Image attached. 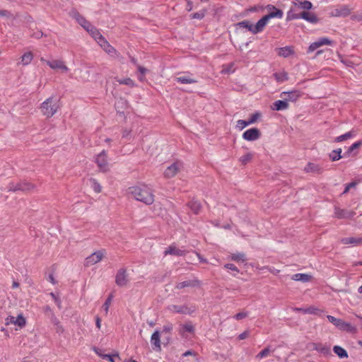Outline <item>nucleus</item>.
I'll use <instances>...</instances> for the list:
<instances>
[{
    "instance_id": "5701e85b",
    "label": "nucleus",
    "mask_w": 362,
    "mask_h": 362,
    "mask_svg": "<svg viewBox=\"0 0 362 362\" xmlns=\"http://www.w3.org/2000/svg\"><path fill=\"white\" fill-rule=\"evenodd\" d=\"M294 53L291 47L286 46L277 49V54L280 57H288Z\"/></svg>"
},
{
    "instance_id": "cd10ccee",
    "label": "nucleus",
    "mask_w": 362,
    "mask_h": 362,
    "mask_svg": "<svg viewBox=\"0 0 362 362\" xmlns=\"http://www.w3.org/2000/svg\"><path fill=\"white\" fill-rule=\"evenodd\" d=\"M168 310L172 313H185L187 308L182 305H170Z\"/></svg>"
},
{
    "instance_id": "b1692460",
    "label": "nucleus",
    "mask_w": 362,
    "mask_h": 362,
    "mask_svg": "<svg viewBox=\"0 0 362 362\" xmlns=\"http://www.w3.org/2000/svg\"><path fill=\"white\" fill-rule=\"evenodd\" d=\"M300 18L312 23H317L318 22V18L315 14L306 11L300 13Z\"/></svg>"
},
{
    "instance_id": "39448f33",
    "label": "nucleus",
    "mask_w": 362,
    "mask_h": 362,
    "mask_svg": "<svg viewBox=\"0 0 362 362\" xmlns=\"http://www.w3.org/2000/svg\"><path fill=\"white\" fill-rule=\"evenodd\" d=\"M106 255V251L104 249L97 250L88 256L84 260V266L86 267L93 266L103 260Z\"/></svg>"
},
{
    "instance_id": "412c9836",
    "label": "nucleus",
    "mask_w": 362,
    "mask_h": 362,
    "mask_svg": "<svg viewBox=\"0 0 362 362\" xmlns=\"http://www.w3.org/2000/svg\"><path fill=\"white\" fill-rule=\"evenodd\" d=\"M176 81L178 83L184 84L195 83L197 82L196 79L192 77L191 74H187V75L177 77Z\"/></svg>"
},
{
    "instance_id": "f3484780",
    "label": "nucleus",
    "mask_w": 362,
    "mask_h": 362,
    "mask_svg": "<svg viewBox=\"0 0 362 362\" xmlns=\"http://www.w3.org/2000/svg\"><path fill=\"white\" fill-rule=\"evenodd\" d=\"M185 254L186 252L179 249L175 244H171L164 252L165 256L168 255L175 256H183Z\"/></svg>"
},
{
    "instance_id": "0e129e2a",
    "label": "nucleus",
    "mask_w": 362,
    "mask_h": 362,
    "mask_svg": "<svg viewBox=\"0 0 362 362\" xmlns=\"http://www.w3.org/2000/svg\"><path fill=\"white\" fill-rule=\"evenodd\" d=\"M93 351L100 357H101L102 358H103V356H106L107 354H104L102 353L101 350L99 349L98 348H96V347H94L93 349Z\"/></svg>"
},
{
    "instance_id": "f8f14e48",
    "label": "nucleus",
    "mask_w": 362,
    "mask_h": 362,
    "mask_svg": "<svg viewBox=\"0 0 362 362\" xmlns=\"http://www.w3.org/2000/svg\"><path fill=\"white\" fill-rule=\"evenodd\" d=\"M261 136V132L257 128H251L246 130L243 134V138L249 141H252L258 139Z\"/></svg>"
},
{
    "instance_id": "5fc2aeb1",
    "label": "nucleus",
    "mask_w": 362,
    "mask_h": 362,
    "mask_svg": "<svg viewBox=\"0 0 362 362\" xmlns=\"http://www.w3.org/2000/svg\"><path fill=\"white\" fill-rule=\"evenodd\" d=\"M114 357H117V358H119V354L116 353L112 355L107 354V355L103 356V359L107 360L108 362H115Z\"/></svg>"
},
{
    "instance_id": "423d86ee",
    "label": "nucleus",
    "mask_w": 362,
    "mask_h": 362,
    "mask_svg": "<svg viewBox=\"0 0 362 362\" xmlns=\"http://www.w3.org/2000/svg\"><path fill=\"white\" fill-rule=\"evenodd\" d=\"M40 61L45 63L52 70L61 71L62 72H67L69 71L65 62L62 59L47 60L44 57H41Z\"/></svg>"
},
{
    "instance_id": "603ef678",
    "label": "nucleus",
    "mask_w": 362,
    "mask_h": 362,
    "mask_svg": "<svg viewBox=\"0 0 362 362\" xmlns=\"http://www.w3.org/2000/svg\"><path fill=\"white\" fill-rule=\"evenodd\" d=\"M138 70L141 73V76H139V79L141 81H144V79H145V74H146L148 70L146 68H144V66H141L140 65H138Z\"/></svg>"
},
{
    "instance_id": "c756f323",
    "label": "nucleus",
    "mask_w": 362,
    "mask_h": 362,
    "mask_svg": "<svg viewBox=\"0 0 362 362\" xmlns=\"http://www.w3.org/2000/svg\"><path fill=\"white\" fill-rule=\"evenodd\" d=\"M34 189V185L31 183L23 181L18 182V191L29 192Z\"/></svg>"
},
{
    "instance_id": "13d9d810",
    "label": "nucleus",
    "mask_w": 362,
    "mask_h": 362,
    "mask_svg": "<svg viewBox=\"0 0 362 362\" xmlns=\"http://www.w3.org/2000/svg\"><path fill=\"white\" fill-rule=\"evenodd\" d=\"M267 9L269 11V13H273L276 11L283 12L281 10L277 8L276 6H274L273 5H270V4L267 6Z\"/></svg>"
},
{
    "instance_id": "aec40b11",
    "label": "nucleus",
    "mask_w": 362,
    "mask_h": 362,
    "mask_svg": "<svg viewBox=\"0 0 362 362\" xmlns=\"http://www.w3.org/2000/svg\"><path fill=\"white\" fill-rule=\"evenodd\" d=\"M288 103H287L286 100L283 99L275 101L272 105V109L273 110L280 111L286 110L288 108Z\"/></svg>"
},
{
    "instance_id": "4be33fe9",
    "label": "nucleus",
    "mask_w": 362,
    "mask_h": 362,
    "mask_svg": "<svg viewBox=\"0 0 362 362\" xmlns=\"http://www.w3.org/2000/svg\"><path fill=\"white\" fill-rule=\"evenodd\" d=\"M291 279L296 281L308 282L311 281L312 276L308 274L298 273L293 274Z\"/></svg>"
},
{
    "instance_id": "052dcab7",
    "label": "nucleus",
    "mask_w": 362,
    "mask_h": 362,
    "mask_svg": "<svg viewBox=\"0 0 362 362\" xmlns=\"http://www.w3.org/2000/svg\"><path fill=\"white\" fill-rule=\"evenodd\" d=\"M356 182H351V183L348 184L346 186L343 194L347 193L350 190V189L352 188V187H354L356 186Z\"/></svg>"
},
{
    "instance_id": "4468645a",
    "label": "nucleus",
    "mask_w": 362,
    "mask_h": 362,
    "mask_svg": "<svg viewBox=\"0 0 362 362\" xmlns=\"http://www.w3.org/2000/svg\"><path fill=\"white\" fill-rule=\"evenodd\" d=\"M26 321L24 317L22 315H18L17 317H15L13 316H8L6 319V325H16L20 328L23 327L25 325Z\"/></svg>"
},
{
    "instance_id": "2eb2a0df",
    "label": "nucleus",
    "mask_w": 362,
    "mask_h": 362,
    "mask_svg": "<svg viewBox=\"0 0 362 362\" xmlns=\"http://www.w3.org/2000/svg\"><path fill=\"white\" fill-rule=\"evenodd\" d=\"M151 343L154 351H160L161 350L160 345V334L158 330H156L151 337Z\"/></svg>"
},
{
    "instance_id": "7ed1b4c3",
    "label": "nucleus",
    "mask_w": 362,
    "mask_h": 362,
    "mask_svg": "<svg viewBox=\"0 0 362 362\" xmlns=\"http://www.w3.org/2000/svg\"><path fill=\"white\" fill-rule=\"evenodd\" d=\"M284 16L283 12L276 11L273 13H268L260 18L255 25H254L255 34H257L259 33H262L266 25H267L269 21L272 18H282Z\"/></svg>"
},
{
    "instance_id": "de8ad7c7",
    "label": "nucleus",
    "mask_w": 362,
    "mask_h": 362,
    "mask_svg": "<svg viewBox=\"0 0 362 362\" xmlns=\"http://www.w3.org/2000/svg\"><path fill=\"white\" fill-rule=\"evenodd\" d=\"M248 125H250L248 120L245 121V120H243V119H239L237 121L236 127L238 128L239 129L242 130L244 128H245L246 127H247Z\"/></svg>"
},
{
    "instance_id": "9d476101",
    "label": "nucleus",
    "mask_w": 362,
    "mask_h": 362,
    "mask_svg": "<svg viewBox=\"0 0 362 362\" xmlns=\"http://www.w3.org/2000/svg\"><path fill=\"white\" fill-rule=\"evenodd\" d=\"M351 9L346 6L341 5L333 8L330 13V16L333 17H346L351 13Z\"/></svg>"
},
{
    "instance_id": "bf43d9fd",
    "label": "nucleus",
    "mask_w": 362,
    "mask_h": 362,
    "mask_svg": "<svg viewBox=\"0 0 362 362\" xmlns=\"http://www.w3.org/2000/svg\"><path fill=\"white\" fill-rule=\"evenodd\" d=\"M173 329V325L168 324L163 326V332H170Z\"/></svg>"
},
{
    "instance_id": "58836bf2",
    "label": "nucleus",
    "mask_w": 362,
    "mask_h": 362,
    "mask_svg": "<svg viewBox=\"0 0 362 362\" xmlns=\"http://www.w3.org/2000/svg\"><path fill=\"white\" fill-rule=\"evenodd\" d=\"M88 32L90 34V35L97 41L101 36V33L99 30L95 28L94 26H92Z\"/></svg>"
},
{
    "instance_id": "3c124183",
    "label": "nucleus",
    "mask_w": 362,
    "mask_h": 362,
    "mask_svg": "<svg viewBox=\"0 0 362 362\" xmlns=\"http://www.w3.org/2000/svg\"><path fill=\"white\" fill-rule=\"evenodd\" d=\"M205 14H206V11L202 10L199 12L193 13L191 16V18L201 20L205 16Z\"/></svg>"
},
{
    "instance_id": "a18cd8bd",
    "label": "nucleus",
    "mask_w": 362,
    "mask_h": 362,
    "mask_svg": "<svg viewBox=\"0 0 362 362\" xmlns=\"http://www.w3.org/2000/svg\"><path fill=\"white\" fill-rule=\"evenodd\" d=\"M252 158L253 154L251 153H247L240 158V161L242 163V164L246 165L252 159Z\"/></svg>"
},
{
    "instance_id": "4d7b16f0",
    "label": "nucleus",
    "mask_w": 362,
    "mask_h": 362,
    "mask_svg": "<svg viewBox=\"0 0 362 362\" xmlns=\"http://www.w3.org/2000/svg\"><path fill=\"white\" fill-rule=\"evenodd\" d=\"M224 267L227 269H229V270H231V271H233L236 273H238L239 272V269H238V267L233 264H225Z\"/></svg>"
},
{
    "instance_id": "20e7f679",
    "label": "nucleus",
    "mask_w": 362,
    "mask_h": 362,
    "mask_svg": "<svg viewBox=\"0 0 362 362\" xmlns=\"http://www.w3.org/2000/svg\"><path fill=\"white\" fill-rule=\"evenodd\" d=\"M327 318L331 323L341 331H346L353 333L356 332V328L355 327L352 326L350 323L344 322L341 319L337 318L332 315H327Z\"/></svg>"
},
{
    "instance_id": "f257e3e1",
    "label": "nucleus",
    "mask_w": 362,
    "mask_h": 362,
    "mask_svg": "<svg viewBox=\"0 0 362 362\" xmlns=\"http://www.w3.org/2000/svg\"><path fill=\"white\" fill-rule=\"evenodd\" d=\"M128 193L136 201L151 205L154 202L155 195L152 189L145 185L132 186L128 188Z\"/></svg>"
},
{
    "instance_id": "a878e982",
    "label": "nucleus",
    "mask_w": 362,
    "mask_h": 362,
    "mask_svg": "<svg viewBox=\"0 0 362 362\" xmlns=\"http://www.w3.org/2000/svg\"><path fill=\"white\" fill-rule=\"evenodd\" d=\"M236 27L240 28H246L252 34H255L254 25L249 21H243L236 24Z\"/></svg>"
},
{
    "instance_id": "680f3d73",
    "label": "nucleus",
    "mask_w": 362,
    "mask_h": 362,
    "mask_svg": "<svg viewBox=\"0 0 362 362\" xmlns=\"http://www.w3.org/2000/svg\"><path fill=\"white\" fill-rule=\"evenodd\" d=\"M266 268L269 272L274 275H277L280 272V270L275 269L274 267H267Z\"/></svg>"
},
{
    "instance_id": "bb28decb",
    "label": "nucleus",
    "mask_w": 362,
    "mask_h": 362,
    "mask_svg": "<svg viewBox=\"0 0 362 362\" xmlns=\"http://www.w3.org/2000/svg\"><path fill=\"white\" fill-rule=\"evenodd\" d=\"M199 284H200L199 281L197 279H195L194 281H186L180 282L176 285L175 288L177 289H182V288H184L187 286H199Z\"/></svg>"
},
{
    "instance_id": "6e6d98bb",
    "label": "nucleus",
    "mask_w": 362,
    "mask_h": 362,
    "mask_svg": "<svg viewBox=\"0 0 362 362\" xmlns=\"http://www.w3.org/2000/svg\"><path fill=\"white\" fill-rule=\"evenodd\" d=\"M248 315V313H245V312H241V313H237L235 316H234V318L237 320H243L244 318H245L246 317H247Z\"/></svg>"
},
{
    "instance_id": "c03bdc74",
    "label": "nucleus",
    "mask_w": 362,
    "mask_h": 362,
    "mask_svg": "<svg viewBox=\"0 0 362 362\" xmlns=\"http://www.w3.org/2000/svg\"><path fill=\"white\" fill-rule=\"evenodd\" d=\"M91 182V187L93 191L96 193H100L102 191V187L100 183L95 179L90 180Z\"/></svg>"
},
{
    "instance_id": "6ab92c4d",
    "label": "nucleus",
    "mask_w": 362,
    "mask_h": 362,
    "mask_svg": "<svg viewBox=\"0 0 362 362\" xmlns=\"http://www.w3.org/2000/svg\"><path fill=\"white\" fill-rule=\"evenodd\" d=\"M33 58L34 55L32 52H26L21 57L20 62H18V64L28 66L32 62Z\"/></svg>"
},
{
    "instance_id": "f03ea898",
    "label": "nucleus",
    "mask_w": 362,
    "mask_h": 362,
    "mask_svg": "<svg viewBox=\"0 0 362 362\" xmlns=\"http://www.w3.org/2000/svg\"><path fill=\"white\" fill-rule=\"evenodd\" d=\"M59 108L58 101L53 97L47 98L39 107L42 115L47 118L54 116L57 112Z\"/></svg>"
},
{
    "instance_id": "7c9ffc66",
    "label": "nucleus",
    "mask_w": 362,
    "mask_h": 362,
    "mask_svg": "<svg viewBox=\"0 0 362 362\" xmlns=\"http://www.w3.org/2000/svg\"><path fill=\"white\" fill-rule=\"evenodd\" d=\"M188 206L194 214H198L201 210V204L197 201H191L188 203Z\"/></svg>"
},
{
    "instance_id": "9b49d317",
    "label": "nucleus",
    "mask_w": 362,
    "mask_h": 362,
    "mask_svg": "<svg viewBox=\"0 0 362 362\" xmlns=\"http://www.w3.org/2000/svg\"><path fill=\"white\" fill-rule=\"evenodd\" d=\"M333 42L329 40L328 37H323L319 38L317 41L311 43L308 49V53H311L314 52L317 48L323 46V45H332Z\"/></svg>"
},
{
    "instance_id": "338daca9",
    "label": "nucleus",
    "mask_w": 362,
    "mask_h": 362,
    "mask_svg": "<svg viewBox=\"0 0 362 362\" xmlns=\"http://www.w3.org/2000/svg\"><path fill=\"white\" fill-rule=\"evenodd\" d=\"M247 336H248V332H244L238 336V339H245V338L247 337Z\"/></svg>"
},
{
    "instance_id": "69168bd1",
    "label": "nucleus",
    "mask_w": 362,
    "mask_h": 362,
    "mask_svg": "<svg viewBox=\"0 0 362 362\" xmlns=\"http://www.w3.org/2000/svg\"><path fill=\"white\" fill-rule=\"evenodd\" d=\"M10 13L9 11H6V10H0V16H2V17H8L10 16Z\"/></svg>"
},
{
    "instance_id": "79ce46f5",
    "label": "nucleus",
    "mask_w": 362,
    "mask_h": 362,
    "mask_svg": "<svg viewBox=\"0 0 362 362\" xmlns=\"http://www.w3.org/2000/svg\"><path fill=\"white\" fill-rule=\"evenodd\" d=\"M262 117V114L259 112H256L252 114L248 119L250 124L256 123Z\"/></svg>"
},
{
    "instance_id": "6e6552de",
    "label": "nucleus",
    "mask_w": 362,
    "mask_h": 362,
    "mask_svg": "<svg viewBox=\"0 0 362 362\" xmlns=\"http://www.w3.org/2000/svg\"><path fill=\"white\" fill-rule=\"evenodd\" d=\"M129 283L127 271L124 268L119 269L115 276V284L120 287H124Z\"/></svg>"
},
{
    "instance_id": "a211bd4d",
    "label": "nucleus",
    "mask_w": 362,
    "mask_h": 362,
    "mask_svg": "<svg viewBox=\"0 0 362 362\" xmlns=\"http://www.w3.org/2000/svg\"><path fill=\"white\" fill-rule=\"evenodd\" d=\"M355 215L354 211H349L337 207L334 209V216L338 218H351Z\"/></svg>"
},
{
    "instance_id": "dca6fc26",
    "label": "nucleus",
    "mask_w": 362,
    "mask_h": 362,
    "mask_svg": "<svg viewBox=\"0 0 362 362\" xmlns=\"http://www.w3.org/2000/svg\"><path fill=\"white\" fill-rule=\"evenodd\" d=\"M304 171L308 173L321 174L323 172V168L320 165L315 163H308L304 168Z\"/></svg>"
},
{
    "instance_id": "0eeeda50",
    "label": "nucleus",
    "mask_w": 362,
    "mask_h": 362,
    "mask_svg": "<svg viewBox=\"0 0 362 362\" xmlns=\"http://www.w3.org/2000/svg\"><path fill=\"white\" fill-rule=\"evenodd\" d=\"M95 162L101 172L106 173L109 170L110 168L106 151L103 150L98 153L95 158Z\"/></svg>"
},
{
    "instance_id": "72a5a7b5",
    "label": "nucleus",
    "mask_w": 362,
    "mask_h": 362,
    "mask_svg": "<svg viewBox=\"0 0 362 362\" xmlns=\"http://www.w3.org/2000/svg\"><path fill=\"white\" fill-rule=\"evenodd\" d=\"M341 151H342L341 148H337V149L333 150L329 153V158L332 161L339 160L340 158H342V156H341Z\"/></svg>"
},
{
    "instance_id": "e433bc0d",
    "label": "nucleus",
    "mask_w": 362,
    "mask_h": 362,
    "mask_svg": "<svg viewBox=\"0 0 362 362\" xmlns=\"http://www.w3.org/2000/svg\"><path fill=\"white\" fill-rule=\"evenodd\" d=\"M304 313L321 315L323 313V310L317 308L310 306L304 310Z\"/></svg>"
},
{
    "instance_id": "8fccbe9b",
    "label": "nucleus",
    "mask_w": 362,
    "mask_h": 362,
    "mask_svg": "<svg viewBox=\"0 0 362 362\" xmlns=\"http://www.w3.org/2000/svg\"><path fill=\"white\" fill-rule=\"evenodd\" d=\"M182 329L185 332L192 333L194 331V327L191 322H187L182 325Z\"/></svg>"
},
{
    "instance_id": "37998d69",
    "label": "nucleus",
    "mask_w": 362,
    "mask_h": 362,
    "mask_svg": "<svg viewBox=\"0 0 362 362\" xmlns=\"http://www.w3.org/2000/svg\"><path fill=\"white\" fill-rule=\"evenodd\" d=\"M115 80L119 83V84H124L129 86L130 87H133L135 86L134 82L133 80H132L130 78H126L124 79H119V78H115Z\"/></svg>"
},
{
    "instance_id": "4c0bfd02",
    "label": "nucleus",
    "mask_w": 362,
    "mask_h": 362,
    "mask_svg": "<svg viewBox=\"0 0 362 362\" xmlns=\"http://www.w3.org/2000/svg\"><path fill=\"white\" fill-rule=\"evenodd\" d=\"M112 298H113V295L110 294L108 296V298L106 299L105 303L103 304V305L102 307V309L104 311L105 315H107V313H108L109 308L112 303Z\"/></svg>"
},
{
    "instance_id": "2f4dec72",
    "label": "nucleus",
    "mask_w": 362,
    "mask_h": 362,
    "mask_svg": "<svg viewBox=\"0 0 362 362\" xmlns=\"http://www.w3.org/2000/svg\"><path fill=\"white\" fill-rule=\"evenodd\" d=\"M333 351L334 354H336L341 358H348V354L346 351L339 346H334L333 348Z\"/></svg>"
},
{
    "instance_id": "c85d7f7f",
    "label": "nucleus",
    "mask_w": 362,
    "mask_h": 362,
    "mask_svg": "<svg viewBox=\"0 0 362 362\" xmlns=\"http://www.w3.org/2000/svg\"><path fill=\"white\" fill-rule=\"evenodd\" d=\"M355 136V133L353 131H350L349 132L345 133L344 134H342L341 136H337L334 138V142H342L345 140H347L349 139H351Z\"/></svg>"
},
{
    "instance_id": "774afa93",
    "label": "nucleus",
    "mask_w": 362,
    "mask_h": 362,
    "mask_svg": "<svg viewBox=\"0 0 362 362\" xmlns=\"http://www.w3.org/2000/svg\"><path fill=\"white\" fill-rule=\"evenodd\" d=\"M95 325H96V327L98 329H100V327H101V320H100V318L99 317H96Z\"/></svg>"
},
{
    "instance_id": "c9c22d12",
    "label": "nucleus",
    "mask_w": 362,
    "mask_h": 362,
    "mask_svg": "<svg viewBox=\"0 0 362 362\" xmlns=\"http://www.w3.org/2000/svg\"><path fill=\"white\" fill-rule=\"evenodd\" d=\"M230 259L232 260L238 262H243L246 260L245 254L241 253V252L232 254L230 255Z\"/></svg>"
},
{
    "instance_id": "864d4df0",
    "label": "nucleus",
    "mask_w": 362,
    "mask_h": 362,
    "mask_svg": "<svg viewBox=\"0 0 362 362\" xmlns=\"http://www.w3.org/2000/svg\"><path fill=\"white\" fill-rule=\"evenodd\" d=\"M269 353H270V349L269 348H265L264 349L261 351L257 355L256 357L258 358H262L267 357L269 355Z\"/></svg>"
},
{
    "instance_id": "a19ab883",
    "label": "nucleus",
    "mask_w": 362,
    "mask_h": 362,
    "mask_svg": "<svg viewBox=\"0 0 362 362\" xmlns=\"http://www.w3.org/2000/svg\"><path fill=\"white\" fill-rule=\"evenodd\" d=\"M275 79L278 82H284L288 80V74L286 72L276 73L274 74Z\"/></svg>"
},
{
    "instance_id": "e2e57ef3",
    "label": "nucleus",
    "mask_w": 362,
    "mask_h": 362,
    "mask_svg": "<svg viewBox=\"0 0 362 362\" xmlns=\"http://www.w3.org/2000/svg\"><path fill=\"white\" fill-rule=\"evenodd\" d=\"M96 42L100 45L101 47H104V42H108L103 35Z\"/></svg>"
},
{
    "instance_id": "393cba45",
    "label": "nucleus",
    "mask_w": 362,
    "mask_h": 362,
    "mask_svg": "<svg viewBox=\"0 0 362 362\" xmlns=\"http://www.w3.org/2000/svg\"><path fill=\"white\" fill-rule=\"evenodd\" d=\"M341 243L344 245L351 244L356 245L362 243V238L353 237L344 238L341 240Z\"/></svg>"
},
{
    "instance_id": "f704fd0d",
    "label": "nucleus",
    "mask_w": 362,
    "mask_h": 362,
    "mask_svg": "<svg viewBox=\"0 0 362 362\" xmlns=\"http://www.w3.org/2000/svg\"><path fill=\"white\" fill-rule=\"evenodd\" d=\"M104 47H102L103 50L107 52L110 56H115L117 55V51L116 49L109 44V42H104Z\"/></svg>"
},
{
    "instance_id": "1a4fd4ad",
    "label": "nucleus",
    "mask_w": 362,
    "mask_h": 362,
    "mask_svg": "<svg viewBox=\"0 0 362 362\" xmlns=\"http://www.w3.org/2000/svg\"><path fill=\"white\" fill-rule=\"evenodd\" d=\"M182 167H183V165L180 161H176V162L173 163L172 165H170L165 169V170L164 172L165 177L167 178L173 177L174 176H175L177 175V173L178 172H180L181 170Z\"/></svg>"
},
{
    "instance_id": "49530a36",
    "label": "nucleus",
    "mask_w": 362,
    "mask_h": 362,
    "mask_svg": "<svg viewBox=\"0 0 362 362\" xmlns=\"http://www.w3.org/2000/svg\"><path fill=\"white\" fill-rule=\"evenodd\" d=\"M299 4L300 8L305 10H310L313 6L312 3L307 0L300 1Z\"/></svg>"
},
{
    "instance_id": "09e8293b",
    "label": "nucleus",
    "mask_w": 362,
    "mask_h": 362,
    "mask_svg": "<svg viewBox=\"0 0 362 362\" xmlns=\"http://www.w3.org/2000/svg\"><path fill=\"white\" fill-rule=\"evenodd\" d=\"M8 192H17L18 191V182L14 183L13 182H10L7 185Z\"/></svg>"
},
{
    "instance_id": "473e14b6",
    "label": "nucleus",
    "mask_w": 362,
    "mask_h": 362,
    "mask_svg": "<svg viewBox=\"0 0 362 362\" xmlns=\"http://www.w3.org/2000/svg\"><path fill=\"white\" fill-rule=\"evenodd\" d=\"M78 23L87 31L93 26L83 16H78L76 18Z\"/></svg>"
},
{
    "instance_id": "ea45409f",
    "label": "nucleus",
    "mask_w": 362,
    "mask_h": 362,
    "mask_svg": "<svg viewBox=\"0 0 362 362\" xmlns=\"http://www.w3.org/2000/svg\"><path fill=\"white\" fill-rule=\"evenodd\" d=\"M362 146V141H358L355 143H354L353 144H351V146H350L347 150V151L345 153V156H349L351 152L353 151H354L355 149L359 148L360 146Z\"/></svg>"
},
{
    "instance_id": "ddd939ff",
    "label": "nucleus",
    "mask_w": 362,
    "mask_h": 362,
    "mask_svg": "<svg viewBox=\"0 0 362 362\" xmlns=\"http://www.w3.org/2000/svg\"><path fill=\"white\" fill-rule=\"evenodd\" d=\"M301 95V93L298 90H293L291 91L288 92H282L280 94V97L282 99H284L286 100L287 103L288 102H296Z\"/></svg>"
}]
</instances>
